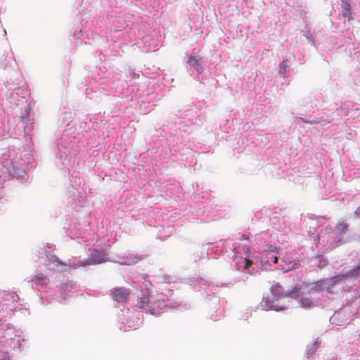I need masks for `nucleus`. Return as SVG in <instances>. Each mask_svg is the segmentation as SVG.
Returning <instances> with one entry per match:
<instances>
[{"label": "nucleus", "mask_w": 360, "mask_h": 360, "mask_svg": "<svg viewBox=\"0 0 360 360\" xmlns=\"http://www.w3.org/2000/svg\"><path fill=\"white\" fill-rule=\"evenodd\" d=\"M360 272V262L355 266L350 267L349 269H344L341 271L340 274L321 279L316 282V288L317 290H326L328 292H332L333 287L340 281L349 277H358Z\"/></svg>", "instance_id": "f257e3e1"}, {"label": "nucleus", "mask_w": 360, "mask_h": 360, "mask_svg": "<svg viewBox=\"0 0 360 360\" xmlns=\"http://www.w3.org/2000/svg\"><path fill=\"white\" fill-rule=\"evenodd\" d=\"M287 295H288V294L284 293L281 285L278 283L274 284L270 289V294L263 298L262 306L265 310H283L288 307H284L282 300Z\"/></svg>", "instance_id": "f03ea898"}, {"label": "nucleus", "mask_w": 360, "mask_h": 360, "mask_svg": "<svg viewBox=\"0 0 360 360\" xmlns=\"http://www.w3.org/2000/svg\"><path fill=\"white\" fill-rule=\"evenodd\" d=\"M131 293L129 288H124L121 287L115 288L112 292V296L114 300L118 302H124Z\"/></svg>", "instance_id": "7ed1b4c3"}, {"label": "nucleus", "mask_w": 360, "mask_h": 360, "mask_svg": "<svg viewBox=\"0 0 360 360\" xmlns=\"http://www.w3.org/2000/svg\"><path fill=\"white\" fill-rule=\"evenodd\" d=\"M106 260L107 258L105 252L103 251L96 250L89 256L88 264H100L106 262Z\"/></svg>", "instance_id": "20e7f679"}, {"label": "nucleus", "mask_w": 360, "mask_h": 360, "mask_svg": "<svg viewBox=\"0 0 360 360\" xmlns=\"http://www.w3.org/2000/svg\"><path fill=\"white\" fill-rule=\"evenodd\" d=\"M200 59L198 56H189L188 58L189 65L193 67L198 73H201L203 71V67L199 63Z\"/></svg>", "instance_id": "39448f33"}, {"label": "nucleus", "mask_w": 360, "mask_h": 360, "mask_svg": "<svg viewBox=\"0 0 360 360\" xmlns=\"http://www.w3.org/2000/svg\"><path fill=\"white\" fill-rule=\"evenodd\" d=\"M342 13L344 18H347L348 20L352 18V13L350 12L351 6L347 1H342Z\"/></svg>", "instance_id": "423d86ee"}, {"label": "nucleus", "mask_w": 360, "mask_h": 360, "mask_svg": "<svg viewBox=\"0 0 360 360\" xmlns=\"http://www.w3.org/2000/svg\"><path fill=\"white\" fill-rule=\"evenodd\" d=\"M46 280V276L43 274L35 275L32 277V281L37 284H42Z\"/></svg>", "instance_id": "0eeeda50"}, {"label": "nucleus", "mask_w": 360, "mask_h": 360, "mask_svg": "<svg viewBox=\"0 0 360 360\" xmlns=\"http://www.w3.org/2000/svg\"><path fill=\"white\" fill-rule=\"evenodd\" d=\"M301 306L303 307H309L311 304V299L307 298H301L300 299Z\"/></svg>", "instance_id": "6e6552de"}, {"label": "nucleus", "mask_w": 360, "mask_h": 360, "mask_svg": "<svg viewBox=\"0 0 360 360\" xmlns=\"http://www.w3.org/2000/svg\"><path fill=\"white\" fill-rule=\"evenodd\" d=\"M143 258L140 256V257H134L131 259H129V261L125 263V264L127 265H131V264H136L138 262L142 260Z\"/></svg>", "instance_id": "1a4fd4ad"}, {"label": "nucleus", "mask_w": 360, "mask_h": 360, "mask_svg": "<svg viewBox=\"0 0 360 360\" xmlns=\"http://www.w3.org/2000/svg\"><path fill=\"white\" fill-rule=\"evenodd\" d=\"M291 269L290 263L286 264V266H281V270L283 272L288 271Z\"/></svg>", "instance_id": "9d476101"}, {"label": "nucleus", "mask_w": 360, "mask_h": 360, "mask_svg": "<svg viewBox=\"0 0 360 360\" xmlns=\"http://www.w3.org/2000/svg\"><path fill=\"white\" fill-rule=\"evenodd\" d=\"M252 264V262L250 259H245V265L244 266V268L247 269Z\"/></svg>", "instance_id": "9b49d317"}, {"label": "nucleus", "mask_w": 360, "mask_h": 360, "mask_svg": "<svg viewBox=\"0 0 360 360\" xmlns=\"http://www.w3.org/2000/svg\"><path fill=\"white\" fill-rule=\"evenodd\" d=\"M271 259L273 261L274 263H277L278 262V257H271Z\"/></svg>", "instance_id": "f8f14e48"}, {"label": "nucleus", "mask_w": 360, "mask_h": 360, "mask_svg": "<svg viewBox=\"0 0 360 360\" xmlns=\"http://www.w3.org/2000/svg\"><path fill=\"white\" fill-rule=\"evenodd\" d=\"M319 118H315V119H314V120H313V121H312V122H311L310 123H311V124H312V123L317 124V123H319Z\"/></svg>", "instance_id": "ddd939ff"}, {"label": "nucleus", "mask_w": 360, "mask_h": 360, "mask_svg": "<svg viewBox=\"0 0 360 360\" xmlns=\"http://www.w3.org/2000/svg\"><path fill=\"white\" fill-rule=\"evenodd\" d=\"M275 250H276V248H273L272 246H269V250H270L271 252H274V251H275Z\"/></svg>", "instance_id": "4468645a"}, {"label": "nucleus", "mask_w": 360, "mask_h": 360, "mask_svg": "<svg viewBox=\"0 0 360 360\" xmlns=\"http://www.w3.org/2000/svg\"><path fill=\"white\" fill-rule=\"evenodd\" d=\"M56 262L58 264H62V265H65V264L60 262L57 259H56Z\"/></svg>", "instance_id": "2eb2a0df"}, {"label": "nucleus", "mask_w": 360, "mask_h": 360, "mask_svg": "<svg viewBox=\"0 0 360 360\" xmlns=\"http://www.w3.org/2000/svg\"><path fill=\"white\" fill-rule=\"evenodd\" d=\"M25 112H26V117H27L29 115V110L25 109Z\"/></svg>", "instance_id": "dca6fc26"}, {"label": "nucleus", "mask_w": 360, "mask_h": 360, "mask_svg": "<svg viewBox=\"0 0 360 360\" xmlns=\"http://www.w3.org/2000/svg\"><path fill=\"white\" fill-rule=\"evenodd\" d=\"M25 120H26V119H25V117L24 116H22V122H25Z\"/></svg>", "instance_id": "f3484780"}, {"label": "nucleus", "mask_w": 360, "mask_h": 360, "mask_svg": "<svg viewBox=\"0 0 360 360\" xmlns=\"http://www.w3.org/2000/svg\"><path fill=\"white\" fill-rule=\"evenodd\" d=\"M293 293H294V295L296 293V291H295V290H294V291H293Z\"/></svg>", "instance_id": "a211bd4d"}]
</instances>
